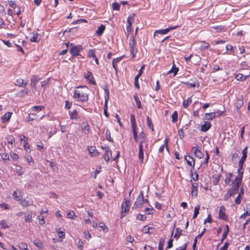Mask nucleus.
I'll use <instances>...</instances> for the list:
<instances>
[{"label":"nucleus","instance_id":"f257e3e1","mask_svg":"<svg viewBox=\"0 0 250 250\" xmlns=\"http://www.w3.org/2000/svg\"><path fill=\"white\" fill-rule=\"evenodd\" d=\"M88 89L85 86H78L74 90L73 98L79 103L87 102L88 100Z\"/></svg>","mask_w":250,"mask_h":250},{"label":"nucleus","instance_id":"f03ea898","mask_svg":"<svg viewBox=\"0 0 250 250\" xmlns=\"http://www.w3.org/2000/svg\"><path fill=\"white\" fill-rule=\"evenodd\" d=\"M70 46L69 52L72 55V58L77 56H80L81 58H83L82 56L80 54V52L83 50V47L81 45H75L74 44L71 43L70 44Z\"/></svg>","mask_w":250,"mask_h":250},{"label":"nucleus","instance_id":"7ed1b4c3","mask_svg":"<svg viewBox=\"0 0 250 250\" xmlns=\"http://www.w3.org/2000/svg\"><path fill=\"white\" fill-rule=\"evenodd\" d=\"M147 149L148 147L146 148L145 145V144H143V142H140L139 146L138 158L141 163L143 162L144 159V152H145L146 154H147Z\"/></svg>","mask_w":250,"mask_h":250},{"label":"nucleus","instance_id":"20e7f679","mask_svg":"<svg viewBox=\"0 0 250 250\" xmlns=\"http://www.w3.org/2000/svg\"><path fill=\"white\" fill-rule=\"evenodd\" d=\"M242 181H236V179L232 182L231 188L228 190V191L233 196L236 194L240 188V184Z\"/></svg>","mask_w":250,"mask_h":250},{"label":"nucleus","instance_id":"39448f33","mask_svg":"<svg viewBox=\"0 0 250 250\" xmlns=\"http://www.w3.org/2000/svg\"><path fill=\"white\" fill-rule=\"evenodd\" d=\"M130 201L129 200H125L122 205V213L121 218H123L126 215V213L129 210Z\"/></svg>","mask_w":250,"mask_h":250},{"label":"nucleus","instance_id":"423d86ee","mask_svg":"<svg viewBox=\"0 0 250 250\" xmlns=\"http://www.w3.org/2000/svg\"><path fill=\"white\" fill-rule=\"evenodd\" d=\"M145 203V199L144 197V193L143 191L140 192L139 196L137 197L133 208H141L144 203Z\"/></svg>","mask_w":250,"mask_h":250},{"label":"nucleus","instance_id":"0eeeda50","mask_svg":"<svg viewBox=\"0 0 250 250\" xmlns=\"http://www.w3.org/2000/svg\"><path fill=\"white\" fill-rule=\"evenodd\" d=\"M243 165L244 164L238 163V167L237 171V173L238 174L235 178V179H236V181L242 180L244 172L243 170Z\"/></svg>","mask_w":250,"mask_h":250},{"label":"nucleus","instance_id":"6e6552de","mask_svg":"<svg viewBox=\"0 0 250 250\" xmlns=\"http://www.w3.org/2000/svg\"><path fill=\"white\" fill-rule=\"evenodd\" d=\"M103 149L105 150V152L104 155V158L106 162L109 161L111 156L112 152L108 146L102 147Z\"/></svg>","mask_w":250,"mask_h":250},{"label":"nucleus","instance_id":"1a4fd4ad","mask_svg":"<svg viewBox=\"0 0 250 250\" xmlns=\"http://www.w3.org/2000/svg\"><path fill=\"white\" fill-rule=\"evenodd\" d=\"M185 160L186 161L188 165L191 167V169L190 171L191 172V175H192L193 170H194V167L195 166V161L193 160V158L191 157L190 156H188H188H185Z\"/></svg>","mask_w":250,"mask_h":250},{"label":"nucleus","instance_id":"9d476101","mask_svg":"<svg viewBox=\"0 0 250 250\" xmlns=\"http://www.w3.org/2000/svg\"><path fill=\"white\" fill-rule=\"evenodd\" d=\"M84 78L92 84H96V82L94 80V77L92 73L90 71H87L86 73L84 75Z\"/></svg>","mask_w":250,"mask_h":250},{"label":"nucleus","instance_id":"9b49d317","mask_svg":"<svg viewBox=\"0 0 250 250\" xmlns=\"http://www.w3.org/2000/svg\"><path fill=\"white\" fill-rule=\"evenodd\" d=\"M21 205L24 207L33 205V201L30 198L24 199L20 201Z\"/></svg>","mask_w":250,"mask_h":250},{"label":"nucleus","instance_id":"f8f14e48","mask_svg":"<svg viewBox=\"0 0 250 250\" xmlns=\"http://www.w3.org/2000/svg\"><path fill=\"white\" fill-rule=\"evenodd\" d=\"M192 149L194 153L195 156L199 159H201L204 157V154L198 148V146L193 147Z\"/></svg>","mask_w":250,"mask_h":250},{"label":"nucleus","instance_id":"ddd939ff","mask_svg":"<svg viewBox=\"0 0 250 250\" xmlns=\"http://www.w3.org/2000/svg\"><path fill=\"white\" fill-rule=\"evenodd\" d=\"M225 208L224 206H221L220 207L219 210V218L223 220H226L227 219V216L225 214Z\"/></svg>","mask_w":250,"mask_h":250},{"label":"nucleus","instance_id":"4468645a","mask_svg":"<svg viewBox=\"0 0 250 250\" xmlns=\"http://www.w3.org/2000/svg\"><path fill=\"white\" fill-rule=\"evenodd\" d=\"M105 92L106 93V96H105V104H104V115L106 117H108V115L107 112V101L109 99V95H108V91L107 90L105 89Z\"/></svg>","mask_w":250,"mask_h":250},{"label":"nucleus","instance_id":"2eb2a0df","mask_svg":"<svg viewBox=\"0 0 250 250\" xmlns=\"http://www.w3.org/2000/svg\"><path fill=\"white\" fill-rule=\"evenodd\" d=\"M247 150H248V147L245 146V147L242 150V156L240 160L239 161V163H241L242 164H244L245 161H246L247 157Z\"/></svg>","mask_w":250,"mask_h":250},{"label":"nucleus","instance_id":"dca6fc26","mask_svg":"<svg viewBox=\"0 0 250 250\" xmlns=\"http://www.w3.org/2000/svg\"><path fill=\"white\" fill-rule=\"evenodd\" d=\"M68 114L71 120H78L79 118L78 112L76 109L73 110L72 111H69Z\"/></svg>","mask_w":250,"mask_h":250},{"label":"nucleus","instance_id":"f3484780","mask_svg":"<svg viewBox=\"0 0 250 250\" xmlns=\"http://www.w3.org/2000/svg\"><path fill=\"white\" fill-rule=\"evenodd\" d=\"M198 185L197 183H192L191 187V195L192 196L196 197L198 194Z\"/></svg>","mask_w":250,"mask_h":250},{"label":"nucleus","instance_id":"a211bd4d","mask_svg":"<svg viewBox=\"0 0 250 250\" xmlns=\"http://www.w3.org/2000/svg\"><path fill=\"white\" fill-rule=\"evenodd\" d=\"M88 151L92 156L96 157L99 155V152L94 146H91L89 147L88 148Z\"/></svg>","mask_w":250,"mask_h":250},{"label":"nucleus","instance_id":"6ab92c4d","mask_svg":"<svg viewBox=\"0 0 250 250\" xmlns=\"http://www.w3.org/2000/svg\"><path fill=\"white\" fill-rule=\"evenodd\" d=\"M243 104H244L243 96H241L236 100V102L235 103L236 108L238 110L240 109L241 108V107L243 106Z\"/></svg>","mask_w":250,"mask_h":250},{"label":"nucleus","instance_id":"aec40b11","mask_svg":"<svg viewBox=\"0 0 250 250\" xmlns=\"http://www.w3.org/2000/svg\"><path fill=\"white\" fill-rule=\"evenodd\" d=\"M12 112H6L1 118L2 122L6 123V122H8L12 116Z\"/></svg>","mask_w":250,"mask_h":250},{"label":"nucleus","instance_id":"412c9836","mask_svg":"<svg viewBox=\"0 0 250 250\" xmlns=\"http://www.w3.org/2000/svg\"><path fill=\"white\" fill-rule=\"evenodd\" d=\"M123 56L114 59L112 60V66L115 70L116 72H117V64L119 63L123 59Z\"/></svg>","mask_w":250,"mask_h":250},{"label":"nucleus","instance_id":"4be33fe9","mask_svg":"<svg viewBox=\"0 0 250 250\" xmlns=\"http://www.w3.org/2000/svg\"><path fill=\"white\" fill-rule=\"evenodd\" d=\"M249 76V75H244L241 73H239L235 74L234 77L238 81H243L246 80Z\"/></svg>","mask_w":250,"mask_h":250},{"label":"nucleus","instance_id":"5701e85b","mask_svg":"<svg viewBox=\"0 0 250 250\" xmlns=\"http://www.w3.org/2000/svg\"><path fill=\"white\" fill-rule=\"evenodd\" d=\"M140 136L142 138V140L140 142H143V144H145V147L147 148L148 147V145L147 142L146 134L143 131H142L140 133Z\"/></svg>","mask_w":250,"mask_h":250},{"label":"nucleus","instance_id":"b1692460","mask_svg":"<svg viewBox=\"0 0 250 250\" xmlns=\"http://www.w3.org/2000/svg\"><path fill=\"white\" fill-rule=\"evenodd\" d=\"M105 30V26L103 24H101L98 26L97 30L96 31V34L98 36H101L104 33Z\"/></svg>","mask_w":250,"mask_h":250},{"label":"nucleus","instance_id":"393cba45","mask_svg":"<svg viewBox=\"0 0 250 250\" xmlns=\"http://www.w3.org/2000/svg\"><path fill=\"white\" fill-rule=\"evenodd\" d=\"M221 176V174H219L213 175L212 180V183L213 185H217L218 184L220 180Z\"/></svg>","mask_w":250,"mask_h":250},{"label":"nucleus","instance_id":"a878e982","mask_svg":"<svg viewBox=\"0 0 250 250\" xmlns=\"http://www.w3.org/2000/svg\"><path fill=\"white\" fill-rule=\"evenodd\" d=\"M216 116V112L207 113L205 114V117L208 120H212Z\"/></svg>","mask_w":250,"mask_h":250},{"label":"nucleus","instance_id":"bb28decb","mask_svg":"<svg viewBox=\"0 0 250 250\" xmlns=\"http://www.w3.org/2000/svg\"><path fill=\"white\" fill-rule=\"evenodd\" d=\"M16 84L21 87H25L27 83L24 82L22 79L19 78L17 80Z\"/></svg>","mask_w":250,"mask_h":250},{"label":"nucleus","instance_id":"cd10ccee","mask_svg":"<svg viewBox=\"0 0 250 250\" xmlns=\"http://www.w3.org/2000/svg\"><path fill=\"white\" fill-rule=\"evenodd\" d=\"M211 127V123L210 122H206L205 124L202 125L201 130L202 131H207Z\"/></svg>","mask_w":250,"mask_h":250},{"label":"nucleus","instance_id":"c85d7f7f","mask_svg":"<svg viewBox=\"0 0 250 250\" xmlns=\"http://www.w3.org/2000/svg\"><path fill=\"white\" fill-rule=\"evenodd\" d=\"M133 98L135 100V101L136 103L137 106L138 108H141L142 105L140 100L138 97V94L137 93H134L133 95Z\"/></svg>","mask_w":250,"mask_h":250},{"label":"nucleus","instance_id":"c756f323","mask_svg":"<svg viewBox=\"0 0 250 250\" xmlns=\"http://www.w3.org/2000/svg\"><path fill=\"white\" fill-rule=\"evenodd\" d=\"M229 232V228L228 225L226 226V229H224L223 233L222 234V239L221 240V242L222 243L223 241L226 238Z\"/></svg>","mask_w":250,"mask_h":250},{"label":"nucleus","instance_id":"7c9ffc66","mask_svg":"<svg viewBox=\"0 0 250 250\" xmlns=\"http://www.w3.org/2000/svg\"><path fill=\"white\" fill-rule=\"evenodd\" d=\"M14 166L16 167V171L17 174L19 176H21L24 173L22 167L16 164H14Z\"/></svg>","mask_w":250,"mask_h":250},{"label":"nucleus","instance_id":"2f4dec72","mask_svg":"<svg viewBox=\"0 0 250 250\" xmlns=\"http://www.w3.org/2000/svg\"><path fill=\"white\" fill-rule=\"evenodd\" d=\"M37 118V115L34 113H30L28 115L26 118L27 122L32 121Z\"/></svg>","mask_w":250,"mask_h":250},{"label":"nucleus","instance_id":"473e14b6","mask_svg":"<svg viewBox=\"0 0 250 250\" xmlns=\"http://www.w3.org/2000/svg\"><path fill=\"white\" fill-rule=\"evenodd\" d=\"M146 125L152 131H154L153 124L151 119L148 116L146 117Z\"/></svg>","mask_w":250,"mask_h":250},{"label":"nucleus","instance_id":"72a5a7b5","mask_svg":"<svg viewBox=\"0 0 250 250\" xmlns=\"http://www.w3.org/2000/svg\"><path fill=\"white\" fill-rule=\"evenodd\" d=\"M232 176V173H227L226 174V179L225 180V183L226 185H229V183L231 181V179Z\"/></svg>","mask_w":250,"mask_h":250},{"label":"nucleus","instance_id":"f704fd0d","mask_svg":"<svg viewBox=\"0 0 250 250\" xmlns=\"http://www.w3.org/2000/svg\"><path fill=\"white\" fill-rule=\"evenodd\" d=\"M192 103L191 97L188 98L187 99L184 100L183 103V106L184 108H187Z\"/></svg>","mask_w":250,"mask_h":250},{"label":"nucleus","instance_id":"c9c22d12","mask_svg":"<svg viewBox=\"0 0 250 250\" xmlns=\"http://www.w3.org/2000/svg\"><path fill=\"white\" fill-rule=\"evenodd\" d=\"M179 71V68L176 67L174 64L173 65L171 69L167 72L168 74L173 73L174 76H176Z\"/></svg>","mask_w":250,"mask_h":250},{"label":"nucleus","instance_id":"e433bc0d","mask_svg":"<svg viewBox=\"0 0 250 250\" xmlns=\"http://www.w3.org/2000/svg\"><path fill=\"white\" fill-rule=\"evenodd\" d=\"M169 140L166 138L164 141V144L162 145L159 148V152L162 153L164 151V148L165 147V146H167L168 144Z\"/></svg>","mask_w":250,"mask_h":250},{"label":"nucleus","instance_id":"4c0bfd02","mask_svg":"<svg viewBox=\"0 0 250 250\" xmlns=\"http://www.w3.org/2000/svg\"><path fill=\"white\" fill-rule=\"evenodd\" d=\"M130 122H131V128H137L135 117V116L133 114L131 115Z\"/></svg>","mask_w":250,"mask_h":250},{"label":"nucleus","instance_id":"58836bf2","mask_svg":"<svg viewBox=\"0 0 250 250\" xmlns=\"http://www.w3.org/2000/svg\"><path fill=\"white\" fill-rule=\"evenodd\" d=\"M19 248L21 250H29L26 243L21 242L18 245Z\"/></svg>","mask_w":250,"mask_h":250},{"label":"nucleus","instance_id":"ea45409f","mask_svg":"<svg viewBox=\"0 0 250 250\" xmlns=\"http://www.w3.org/2000/svg\"><path fill=\"white\" fill-rule=\"evenodd\" d=\"M56 231L60 238H61L62 240L64 238L65 233L63 231L61 230L60 228L56 229Z\"/></svg>","mask_w":250,"mask_h":250},{"label":"nucleus","instance_id":"a19ab883","mask_svg":"<svg viewBox=\"0 0 250 250\" xmlns=\"http://www.w3.org/2000/svg\"><path fill=\"white\" fill-rule=\"evenodd\" d=\"M200 208V206L198 205L194 208V213L193 215V218L194 219L197 217L198 214H199V210Z\"/></svg>","mask_w":250,"mask_h":250},{"label":"nucleus","instance_id":"79ce46f5","mask_svg":"<svg viewBox=\"0 0 250 250\" xmlns=\"http://www.w3.org/2000/svg\"><path fill=\"white\" fill-rule=\"evenodd\" d=\"M39 80L36 77H33L31 78V85L35 88L36 89V85L38 82Z\"/></svg>","mask_w":250,"mask_h":250},{"label":"nucleus","instance_id":"37998d69","mask_svg":"<svg viewBox=\"0 0 250 250\" xmlns=\"http://www.w3.org/2000/svg\"><path fill=\"white\" fill-rule=\"evenodd\" d=\"M145 65H143L141 66V67L140 68V69L138 71L137 75L135 77V79H134L135 80H139V78L140 77V76L142 75V74L143 73V69L145 68Z\"/></svg>","mask_w":250,"mask_h":250},{"label":"nucleus","instance_id":"c03bdc74","mask_svg":"<svg viewBox=\"0 0 250 250\" xmlns=\"http://www.w3.org/2000/svg\"><path fill=\"white\" fill-rule=\"evenodd\" d=\"M32 220V213L31 212H29L26 215H25L24 216V221L26 222H31Z\"/></svg>","mask_w":250,"mask_h":250},{"label":"nucleus","instance_id":"a18cd8bd","mask_svg":"<svg viewBox=\"0 0 250 250\" xmlns=\"http://www.w3.org/2000/svg\"><path fill=\"white\" fill-rule=\"evenodd\" d=\"M135 16V14H133L131 15H129L127 18V23L129 24H132V22L134 21V17Z\"/></svg>","mask_w":250,"mask_h":250},{"label":"nucleus","instance_id":"49530a36","mask_svg":"<svg viewBox=\"0 0 250 250\" xmlns=\"http://www.w3.org/2000/svg\"><path fill=\"white\" fill-rule=\"evenodd\" d=\"M129 48L135 47L136 44L135 39L132 37L129 40Z\"/></svg>","mask_w":250,"mask_h":250},{"label":"nucleus","instance_id":"de8ad7c7","mask_svg":"<svg viewBox=\"0 0 250 250\" xmlns=\"http://www.w3.org/2000/svg\"><path fill=\"white\" fill-rule=\"evenodd\" d=\"M99 227L104 231L107 232L108 231V229L106 226L103 222H101L99 225Z\"/></svg>","mask_w":250,"mask_h":250},{"label":"nucleus","instance_id":"09e8293b","mask_svg":"<svg viewBox=\"0 0 250 250\" xmlns=\"http://www.w3.org/2000/svg\"><path fill=\"white\" fill-rule=\"evenodd\" d=\"M82 129L85 133H88L89 131V126L87 124L83 123V125L82 126Z\"/></svg>","mask_w":250,"mask_h":250},{"label":"nucleus","instance_id":"8fccbe9b","mask_svg":"<svg viewBox=\"0 0 250 250\" xmlns=\"http://www.w3.org/2000/svg\"><path fill=\"white\" fill-rule=\"evenodd\" d=\"M167 33H168L167 30V28H166L164 29H160V30H156L154 32V35H155L157 33L162 34V35H164V34H167Z\"/></svg>","mask_w":250,"mask_h":250},{"label":"nucleus","instance_id":"3c124183","mask_svg":"<svg viewBox=\"0 0 250 250\" xmlns=\"http://www.w3.org/2000/svg\"><path fill=\"white\" fill-rule=\"evenodd\" d=\"M0 225L2 229H5L9 228V226L7 224L6 222L3 220L0 222Z\"/></svg>","mask_w":250,"mask_h":250},{"label":"nucleus","instance_id":"603ef678","mask_svg":"<svg viewBox=\"0 0 250 250\" xmlns=\"http://www.w3.org/2000/svg\"><path fill=\"white\" fill-rule=\"evenodd\" d=\"M88 56L89 58H96V55L95 51L92 49H89L88 51Z\"/></svg>","mask_w":250,"mask_h":250},{"label":"nucleus","instance_id":"864d4df0","mask_svg":"<svg viewBox=\"0 0 250 250\" xmlns=\"http://www.w3.org/2000/svg\"><path fill=\"white\" fill-rule=\"evenodd\" d=\"M106 138L108 141L113 142V139L111 137L110 132L108 128L106 130Z\"/></svg>","mask_w":250,"mask_h":250},{"label":"nucleus","instance_id":"5fc2aeb1","mask_svg":"<svg viewBox=\"0 0 250 250\" xmlns=\"http://www.w3.org/2000/svg\"><path fill=\"white\" fill-rule=\"evenodd\" d=\"M67 217L71 219H74L75 217V212L73 210H69L67 213Z\"/></svg>","mask_w":250,"mask_h":250},{"label":"nucleus","instance_id":"6e6d98bb","mask_svg":"<svg viewBox=\"0 0 250 250\" xmlns=\"http://www.w3.org/2000/svg\"><path fill=\"white\" fill-rule=\"evenodd\" d=\"M152 229H153V228L151 227H148V226H145L144 227L143 231L145 233H152V232H150V230Z\"/></svg>","mask_w":250,"mask_h":250},{"label":"nucleus","instance_id":"4d7b16f0","mask_svg":"<svg viewBox=\"0 0 250 250\" xmlns=\"http://www.w3.org/2000/svg\"><path fill=\"white\" fill-rule=\"evenodd\" d=\"M13 196L15 200L20 201L21 200V197L20 195H18L16 191H14L13 193Z\"/></svg>","mask_w":250,"mask_h":250},{"label":"nucleus","instance_id":"13d9d810","mask_svg":"<svg viewBox=\"0 0 250 250\" xmlns=\"http://www.w3.org/2000/svg\"><path fill=\"white\" fill-rule=\"evenodd\" d=\"M172 122L174 123L177 122L178 120V113L177 111H174L172 115Z\"/></svg>","mask_w":250,"mask_h":250},{"label":"nucleus","instance_id":"bf43d9fd","mask_svg":"<svg viewBox=\"0 0 250 250\" xmlns=\"http://www.w3.org/2000/svg\"><path fill=\"white\" fill-rule=\"evenodd\" d=\"M130 53L132 58H134L136 57V54L137 53V49L135 47L130 48Z\"/></svg>","mask_w":250,"mask_h":250},{"label":"nucleus","instance_id":"052dcab7","mask_svg":"<svg viewBox=\"0 0 250 250\" xmlns=\"http://www.w3.org/2000/svg\"><path fill=\"white\" fill-rule=\"evenodd\" d=\"M6 140L9 144L12 145L15 142V138L13 136H8Z\"/></svg>","mask_w":250,"mask_h":250},{"label":"nucleus","instance_id":"680f3d73","mask_svg":"<svg viewBox=\"0 0 250 250\" xmlns=\"http://www.w3.org/2000/svg\"><path fill=\"white\" fill-rule=\"evenodd\" d=\"M165 244V240L164 239H160L159 242L158 250H163V246Z\"/></svg>","mask_w":250,"mask_h":250},{"label":"nucleus","instance_id":"e2e57ef3","mask_svg":"<svg viewBox=\"0 0 250 250\" xmlns=\"http://www.w3.org/2000/svg\"><path fill=\"white\" fill-rule=\"evenodd\" d=\"M44 217L45 216L43 215H40L39 216V222L41 225H43L45 223Z\"/></svg>","mask_w":250,"mask_h":250},{"label":"nucleus","instance_id":"0e129e2a","mask_svg":"<svg viewBox=\"0 0 250 250\" xmlns=\"http://www.w3.org/2000/svg\"><path fill=\"white\" fill-rule=\"evenodd\" d=\"M176 233L174 235V237L176 238H178L179 236L182 234V230L179 229H176Z\"/></svg>","mask_w":250,"mask_h":250},{"label":"nucleus","instance_id":"69168bd1","mask_svg":"<svg viewBox=\"0 0 250 250\" xmlns=\"http://www.w3.org/2000/svg\"><path fill=\"white\" fill-rule=\"evenodd\" d=\"M43 108L42 106H34L32 107V110L34 111H40Z\"/></svg>","mask_w":250,"mask_h":250},{"label":"nucleus","instance_id":"338daca9","mask_svg":"<svg viewBox=\"0 0 250 250\" xmlns=\"http://www.w3.org/2000/svg\"><path fill=\"white\" fill-rule=\"evenodd\" d=\"M10 156L11 158L14 161H16L19 158V155L13 152L10 153Z\"/></svg>","mask_w":250,"mask_h":250},{"label":"nucleus","instance_id":"774afa93","mask_svg":"<svg viewBox=\"0 0 250 250\" xmlns=\"http://www.w3.org/2000/svg\"><path fill=\"white\" fill-rule=\"evenodd\" d=\"M232 195L228 191V192L224 195L223 200L224 201H228Z\"/></svg>","mask_w":250,"mask_h":250}]
</instances>
